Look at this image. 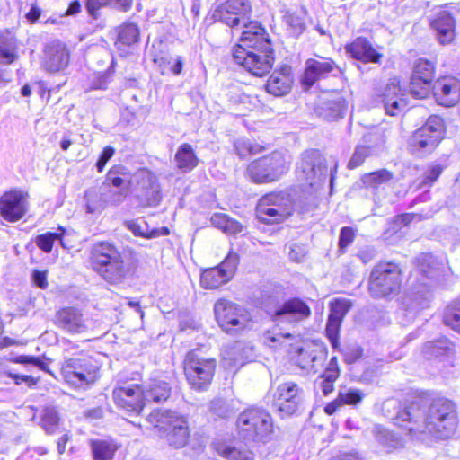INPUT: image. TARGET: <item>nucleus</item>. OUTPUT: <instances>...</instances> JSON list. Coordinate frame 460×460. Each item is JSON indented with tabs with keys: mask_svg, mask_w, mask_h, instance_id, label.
<instances>
[{
	"mask_svg": "<svg viewBox=\"0 0 460 460\" xmlns=\"http://www.w3.org/2000/svg\"><path fill=\"white\" fill-rule=\"evenodd\" d=\"M394 422L412 436L427 434L447 439L455 434L458 418L452 401L438 397L429 402L426 398L417 397L401 406Z\"/></svg>",
	"mask_w": 460,
	"mask_h": 460,
	"instance_id": "obj_1",
	"label": "nucleus"
},
{
	"mask_svg": "<svg viewBox=\"0 0 460 460\" xmlns=\"http://www.w3.org/2000/svg\"><path fill=\"white\" fill-rule=\"evenodd\" d=\"M453 343L447 338L441 337L424 344L422 353L428 359L438 358L448 355L453 350Z\"/></svg>",
	"mask_w": 460,
	"mask_h": 460,
	"instance_id": "obj_38",
	"label": "nucleus"
},
{
	"mask_svg": "<svg viewBox=\"0 0 460 460\" xmlns=\"http://www.w3.org/2000/svg\"><path fill=\"white\" fill-rule=\"evenodd\" d=\"M340 376V368L336 357H332L324 372L314 381L315 391H321L323 395L330 394L334 388V383Z\"/></svg>",
	"mask_w": 460,
	"mask_h": 460,
	"instance_id": "obj_34",
	"label": "nucleus"
},
{
	"mask_svg": "<svg viewBox=\"0 0 460 460\" xmlns=\"http://www.w3.org/2000/svg\"><path fill=\"white\" fill-rule=\"evenodd\" d=\"M344 111L345 101L337 93H323L319 97L315 106V113L326 120L342 118Z\"/></svg>",
	"mask_w": 460,
	"mask_h": 460,
	"instance_id": "obj_22",
	"label": "nucleus"
},
{
	"mask_svg": "<svg viewBox=\"0 0 460 460\" xmlns=\"http://www.w3.org/2000/svg\"><path fill=\"white\" fill-rule=\"evenodd\" d=\"M106 6H111L110 0H86L85 2V8L88 14L95 20L101 16L100 10Z\"/></svg>",
	"mask_w": 460,
	"mask_h": 460,
	"instance_id": "obj_57",
	"label": "nucleus"
},
{
	"mask_svg": "<svg viewBox=\"0 0 460 460\" xmlns=\"http://www.w3.org/2000/svg\"><path fill=\"white\" fill-rule=\"evenodd\" d=\"M326 358L325 349L307 345L296 351L294 360L301 369L308 373H316L323 367Z\"/></svg>",
	"mask_w": 460,
	"mask_h": 460,
	"instance_id": "obj_24",
	"label": "nucleus"
},
{
	"mask_svg": "<svg viewBox=\"0 0 460 460\" xmlns=\"http://www.w3.org/2000/svg\"><path fill=\"white\" fill-rule=\"evenodd\" d=\"M339 402H341V405H351L357 406L359 404L364 397L365 394L357 388L352 387H342L338 392Z\"/></svg>",
	"mask_w": 460,
	"mask_h": 460,
	"instance_id": "obj_46",
	"label": "nucleus"
},
{
	"mask_svg": "<svg viewBox=\"0 0 460 460\" xmlns=\"http://www.w3.org/2000/svg\"><path fill=\"white\" fill-rule=\"evenodd\" d=\"M444 123L438 116H431L417 129L409 140L411 152L417 156L431 153L443 137Z\"/></svg>",
	"mask_w": 460,
	"mask_h": 460,
	"instance_id": "obj_7",
	"label": "nucleus"
},
{
	"mask_svg": "<svg viewBox=\"0 0 460 460\" xmlns=\"http://www.w3.org/2000/svg\"><path fill=\"white\" fill-rule=\"evenodd\" d=\"M114 403L128 412L139 414L146 405L143 387L138 385H119L112 392Z\"/></svg>",
	"mask_w": 460,
	"mask_h": 460,
	"instance_id": "obj_16",
	"label": "nucleus"
},
{
	"mask_svg": "<svg viewBox=\"0 0 460 460\" xmlns=\"http://www.w3.org/2000/svg\"><path fill=\"white\" fill-rule=\"evenodd\" d=\"M234 149L236 154L244 158L250 155L257 154L260 147L257 145H252L248 139L240 138L234 142Z\"/></svg>",
	"mask_w": 460,
	"mask_h": 460,
	"instance_id": "obj_56",
	"label": "nucleus"
},
{
	"mask_svg": "<svg viewBox=\"0 0 460 460\" xmlns=\"http://www.w3.org/2000/svg\"><path fill=\"white\" fill-rule=\"evenodd\" d=\"M111 82V73H98L90 81L89 90H104Z\"/></svg>",
	"mask_w": 460,
	"mask_h": 460,
	"instance_id": "obj_60",
	"label": "nucleus"
},
{
	"mask_svg": "<svg viewBox=\"0 0 460 460\" xmlns=\"http://www.w3.org/2000/svg\"><path fill=\"white\" fill-rule=\"evenodd\" d=\"M393 179V173L386 169H381L362 176L361 181L365 187L377 189L382 184L389 182Z\"/></svg>",
	"mask_w": 460,
	"mask_h": 460,
	"instance_id": "obj_44",
	"label": "nucleus"
},
{
	"mask_svg": "<svg viewBox=\"0 0 460 460\" xmlns=\"http://www.w3.org/2000/svg\"><path fill=\"white\" fill-rule=\"evenodd\" d=\"M144 400L148 402L161 403L169 399L172 394V387L169 383L161 379H152L145 386Z\"/></svg>",
	"mask_w": 460,
	"mask_h": 460,
	"instance_id": "obj_33",
	"label": "nucleus"
},
{
	"mask_svg": "<svg viewBox=\"0 0 460 460\" xmlns=\"http://www.w3.org/2000/svg\"><path fill=\"white\" fill-rule=\"evenodd\" d=\"M58 412L54 409H46L42 417V426L47 432L51 433L58 425Z\"/></svg>",
	"mask_w": 460,
	"mask_h": 460,
	"instance_id": "obj_59",
	"label": "nucleus"
},
{
	"mask_svg": "<svg viewBox=\"0 0 460 460\" xmlns=\"http://www.w3.org/2000/svg\"><path fill=\"white\" fill-rule=\"evenodd\" d=\"M176 167L182 172L187 173L192 171L199 163V159L190 144L181 145L174 155Z\"/></svg>",
	"mask_w": 460,
	"mask_h": 460,
	"instance_id": "obj_36",
	"label": "nucleus"
},
{
	"mask_svg": "<svg viewBox=\"0 0 460 460\" xmlns=\"http://www.w3.org/2000/svg\"><path fill=\"white\" fill-rule=\"evenodd\" d=\"M123 259L121 252L109 242H100L93 245L90 252L91 266H100L110 261Z\"/></svg>",
	"mask_w": 460,
	"mask_h": 460,
	"instance_id": "obj_32",
	"label": "nucleus"
},
{
	"mask_svg": "<svg viewBox=\"0 0 460 460\" xmlns=\"http://www.w3.org/2000/svg\"><path fill=\"white\" fill-rule=\"evenodd\" d=\"M217 369V360L206 358L199 351L188 352L184 358V374L190 386L197 391H206Z\"/></svg>",
	"mask_w": 460,
	"mask_h": 460,
	"instance_id": "obj_5",
	"label": "nucleus"
},
{
	"mask_svg": "<svg viewBox=\"0 0 460 460\" xmlns=\"http://www.w3.org/2000/svg\"><path fill=\"white\" fill-rule=\"evenodd\" d=\"M376 155L366 145L356 146L354 153L348 164L349 169H355L360 166L367 157Z\"/></svg>",
	"mask_w": 460,
	"mask_h": 460,
	"instance_id": "obj_54",
	"label": "nucleus"
},
{
	"mask_svg": "<svg viewBox=\"0 0 460 460\" xmlns=\"http://www.w3.org/2000/svg\"><path fill=\"white\" fill-rule=\"evenodd\" d=\"M434 74V63L424 58H419L414 64L411 77V94L417 99L427 97L431 90Z\"/></svg>",
	"mask_w": 460,
	"mask_h": 460,
	"instance_id": "obj_15",
	"label": "nucleus"
},
{
	"mask_svg": "<svg viewBox=\"0 0 460 460\" xmlns=\"http://www.w3.org/2000/svg\"><path fill=\"white\" fill-rule=\"evenodd\" d=\"M444 323L460 333V300L453 307L447 309Z\"/></svg>",
	"mask_w": 460,
	"mask_h": 460,
	"instance_id": "obj_55",
	"label": "nucleus"
},
{
	"mask_svg": "<svg viewBox=\"0 0 460 460\" xmlns=\"http://www.w3.org/2000/svg\"><path fill=\"white\" fill-rule=\"evenodd\" d=\"M252 6L247 0H227L219 4L212 13L216 22H220L231 28L243 24V31L247 24L252 22L250 14Z\"/></svg>",
	"mask_w": 460,
	"mask_h": 460,
	"instance_id": "obj_11",
	"label": "nucleus"
},
{
	"mask_svg": "<svg viewBox=\"0 0 460 460\" xmlns=\"http://www.w3.org/2000/svg\"><path fill=\"white\" fill-rule=\"evenodd\" d=\"M91 448L94 460H111L117 450V447L105 440L93 441Z\"/></svg>",
	"mask_w": 460,
	"mask_h": 460,
	"instance_id": "obj_45",
	"label": "nucleus"
},
{
	"mask_svg": "<svg viewBox=\"0 0 460 460\" xmlns=\"http://www.w3.org/2000/svg\"><path fill=\"white\" fill-rule=\"evenodd\" d=\"M65 232L66 231L63 227H59L58 232L57 233L47 232L43 234H40L36 237L35 243L40 250L47 253L52 251L55 241H59L60 244L65 247V243L63 242V235Z\"/></svg>",
	"mask_w": 460,
	"mask_h": 460,
	"instance_id": "obj_43",
	"label": "nucleus"
},
{
	"mask_svg": "<svg viewBox=\"0 0 460 460\" xmlns=\"http://www.w3.org/2000/svg\"><path fill=\"white\" fill-rule=\"evenodd\" d=\"M17 58V44L14 35L9 31L0 32V64H12Z\"/></svg>",
	"mask_w": 460,
	"mask_h": 460,
	"instance_id": "obj_37",
	"label": "nucleus"
},
{
	"mask_svg": "<svg viewBox=\"0 0 460 460\" xmlns=\"http://www.w3.org/2000/svg\"><path fill=\"white\" fill-rule=\"evenodd\" d=\"M211 224L227 234H236L242 232V225L226 214L216 213L210 218Z\"/></svg>",
	"mask_w": 460,
	"mask_h": 460,
	"instance_id": "obj_41",
	"label": "nucleus"
},
{
	"mask_svg": "<svg viewBox=\"0 0 460 460\" xmlns=\"http://www.w3.org/2000/svg\"><path fill=\"white\" fill-rule=\"evenodd\" d=\"M69 61V54L65 45L59 41H52L44 49L43 66L49 72L64 69Z\"/></svg>",
	"mask_w": 460,
	"mask_h": 460,
	"instance_id": "obj_26",
	"label": "nucleus"
},
{
	"mask_svg": "<svg viewBox=\"0 0 460 460\" xmlns=\"http://www.w3.org/2000/svg\"><path fill=\"white\" fill-rule=\"evenodd\" d=\"M346 51L357 60L363 63L379 64L383 55L372 46L366 38L358 37L346 46Z\"/></svg>",
	"mask_w": 460,
	"mask_h": 460,
	"instance_id": "obj_28",
	"label": "nucleus"
},
{
	"mask_svg": "<svg viewBox=\"0 0 460 460\" xmlns=\"http://www.w3.org/2000/svg\"><path fill=\"white\" fill-rule=\"evenodd\" d=\"M98 371L96 361L89 357L69 358L62 366L65 381L75 387L93 384L98 378Z\"/></svg>",
	"mask_w": 460,
	"mask_h": 460,
	"instance_id": "obj_10",
	"label": "nucleus"
},
{
	"mask_svg": "<svg viewBox=\"0 0 460 460\" xmlns=\"http://www.w3.org/2000/svg\"><path fill=\"white\" fill-rule=\"evenodd\" d=\"M222 456L227 460H253V453L244 447H226Z\"/></svg>",
	"mask_w": 460,
	"mask_h": 460,
	"instance_id": "obj_53",
	"label": "nucleus"
},
{
	"mask_svg": "<svg viewBox=\"0 0 460 460\" xmlns=\"http://www.w3.org/2000/svg\"><path fill=\"white\" fill-rule=\"evenodd\" d=\"M429 25L441 45L451 43L456 38V20L448 10H439L429 18Z\"/></svg>",
	"mask_w": 460,
	"mask_h": 460,
	"instance_id": "obj_20",
	"label": "nucleus"
},
{
	"mask_svg": "<svg viewBox=\"0 0 460 460\" xmlns=\"http://www.w3.org/2000/svg\"><path fill=\"white\" fill-rule=\"evenodd\" d=\"M139 39V29L134 23L123 24L119 31V42L127 46H130L137 42Z\"/></svg>",
	"mask_w": 460,
	"mask_h": 460,
	"instance_id": "obj_50",
	"label": "nucleus"
},
{
	"mask_svg": "<svg viewBox=\"0 0 460 460\" xmlns=\"http://www.w3.org/2000/svg\"><path fill=\"white\" fill-rule=\"evenodd\" d=\"M363 141V145H366L376 155L385 149V137L381 130L365 135Z\"/></svg>",
	"mask_w": 460,
	"mask_h": 460,
	"instance_id": "obj_49",
	"label": "nucleus"
},
{
	"mask_svg": "<svg viewBox=\"0 0 460 460\" xmlns=\"http://www.w3.org/2000/svg\"><path fill=\"white\" fill-rule=\"evenodd\" d=\"M351 303L345 298H336L330 303V314L326 324L327 336L333 347L336 346L341 323L351 308Z\"/></svg>",
	"mask_w": 460,
	"mask_h": 460,
	"instance_id": "obj_23",
	"label": "nucleus"
},
{
	"mask_svg": "<svg viewBox=\"0 0 460 460\" xmlns=\"http://www.w3.org/2000/svg\"><path fill=\"white\" fill-rule=\"evenodd\" d=\"M420 270L428 278L433 279L438 276L440 263L438 262L432 254H422L419 258Z\"/></svg>",
	"mask_w": 460,
	"mask_h": 460,
	"instance_id": "obj_47",
	"label": "nucleus"
},
{
	"mask_svg": "<svg viewBox=\"0 0 460 460\" xmlns=\"http://www.w3.org/2000/svg\"><path fill=\"white\" fill-rule=\"evenodd\" d=\"M355 238V231L349 226H344L341 229L339 237V247L341 250H344L349 244H351Z\"/></svg>",
	"mask_w": 460,
	"mask_h": 460,
	"instance_id": "obj_63",
	"label": "nucleus"
},
{
	"mask_svg": "<svg viewBox=\"0 0 460 460\" xmlns=\"http://www.w3.org/2000/svg\"><path fill=\"white\" fill-rule=\"evenodd\" d=\"M92 269L110 284L122 283L129 271L123 259L102 264L101 267L93 265Z\"/></svg>",
	"mask_w": 460,
	"mask_h": 460,
	"instance_id": "obj_30",
	"label": "nucleus"
},
{
	"mask_svg": "<svg viewBox=\"0 0 460 460\" xmlns=\"http://www.w3.org/2000/svg\"><path fill=\"white\" fill-rule=\"evenodd\" d=\"M28 210L27 193L12 190L0 198V214L9 222L20 220Z\"/></svg>",
	"mask_w": 460,
	"mask_h": 460,
	"instance_id": "obj_17",
	"label": "nucleus"
},
{
	"mask_svg": "<svg viewBox=\"0 0 460 460\" xmlns=\"http://www.w3.org/2000/svg\"><path fill=\"white\" fill-rule=\"evenodd\" d=\"M230 279V277L225 270L217 266L204 270L200 277V284L206 289H215L219 288Z\"/></svg>",
	"mask_w": 460,
	"mask_h": 460,
	"instance_id": "obj_39",
	"label": "nucleus"
},
{
	"mask_svg": "<svg viewBox=\"0 0 460 460\" xmlns=\"http://www.w3.org/2000/svg\"><path fill=\"white\" fill-rule=\"evenodd\" d=\"M240 44L234 48L233 58L250 74L262 77L272 68L274 51L265 29L258 22L246 25L240 38Z\"/></svg>",
	"mask_w": 460,
	"mask_h": 460,
	"instance_id": "obj_2",
	"label": "nucleus"
},
{
	"mask_svg": "<svg viewBox=\"0 0 460 460\" xmlns=\"http://www.w3.org/2000/svg\"><path fill=\"white\" fill-rule=\"evenodd\" d=\"M292 214L288 199L279 194H268L261 198L257 205V217L264 223H279Z\"/></svg>",
	"mask_w": 460,
	"mask_h": 460,
	"instance_id": "obj_12",
	"label": "nucleus"
},
{
	"mask_svg": "<svg viewBox=\"0 0 460 460\" xmlns=\"http://www.w3.org/2000/svg\"><path fill=\"white\" fill-rule=\"evenodd\" d=\"M310 314V307L305 301L299 298H292L276 309L272 317L274 321L286 319L298 322L308 318Z\"/></svg>",
	"mask_w": 460,
	"mask_h": 460,
	"instance_id": "obj_27",
	"label": "nucleus"
},
{
	"mask_svg": "<svg viewBox=\"0 0 460 460\" xmlns=\"http://www.w3.org/2000/svg\"><path fill=\"white\" fill-rule=\"evenodd\" d=\"M214 313L220 328L228 333L246 329L252 321V315L245 307L226 299L216 302Z\"/></svg>",
	"mask_w": 460,
	"mask_h": 460,
	"instance_id": "obj_8",
	"label": "nucleus"
},
{
	"mask_svg": "<svg viewBox=\"0 0 460 460\" xmlns=\"http://www.w3.org/2000/svg\"><path fill=\"white\" fill-rule=\"evenodd\" d=\"M107 181L114 187H122L127 181H130V174L128 169L123 165H113L107 173Z\"/></svg>",
	"mask_w": 460,
	"mask_h": 460,
	"instance_id": "obj_48",
	"label": "nucleus"
},
{
	"mask_svg": "<svg viewBox=\"0 0 460 460\" xmlns=\"http://www.w3.org/2000/svg\"><path fill=\"white\" fill-rule=\"evenodd\" d=\"M288 164L283 154L273 152L252 162L247 167V173L255 183L271 182L288 171Z\"/></svg>",
	"mask_w": 460,
	"mask_h": 460,
	"instance_id": "obj_9",
	"label": "nucleus"
},
{
	"mask_svg": "<svg viewBox=\"0 0 460 460\" xmlns=\"http://www.w3.org/2000/svg\"><path fill=\"white\" fill-rule=\"evenodd\" d=\"M125 226L134 235L148 239L150 230L146 222L143 221V225H141L137 220H130L126 221Z\"/></svg>",
	"mask_w": 460,
	"mask_h": 460,
	"instance_id": "obj_61",
	"label": "nucleus"
},
{
	"mask_svg": "<svg viewBox=\"0 0 460 460\" xmlns=\"http://www.w3.org/2000/svg\"><path fill=\"white\" fill-rule=\"evenodd\" d=\"M326 171L323 158L318 150H307L302 154L301 160L296 165V174L303 186L313 187Z\"/></svg>",
	"mask_w": 460,
	"mask_h": 460,
	"instance_id": "obj_13",
	"label": "nucleus"
},
{
	"mask_svg": "<svg viewBox=\"0 0 460 460\" xmlns=\"http://www.w3.org/2000/svg\"><path fill=\"white\" fill-rule=\"evenodd\" d=\"M291 337L289 332H279L276 329L269 330L263 334L264 343L270 347H277L281 343V340Z\"/></svg>",
	"mask_w": 460,
	"mask_h": 460,
	"instance_id": "obj_58",
	"label": "nucleus"
},
{
	"mask_svg": "<svg viewBox=\"0 0 460 460\" xmlns=\"http://www.w3.org/2000/svg\"><path fill=\"white\" fill-rule=\"evenodd\" d=\"M139 188L145 191L143 205L155 207L161 200L160 186L156 176L146 169H141L135 174Z\"/></svg>",
	"mask_w": 460,
	"mask_h": 460,
	"instance_id": "obj_25",
	"label": "nucleus"
},
{
	"mask_svg": "<svg viewBox=\"0 0 460 460\" xmlns=\"http://www.w3.org/2000/svg\"><path fill=\"white\" fill-rule=\"evenodd\" d=\"M405 310L409 314H416L429 305V299L425 294H409L403 301Z\"/></svg>",
	"mask_w": 460,
	"mask_h": 460,
	"instance_id": "obj_51",
	"label": "nucleus"
},
{
	"mask_svg": "<svg viewBox=\"0 0 460 460\" xmlns=\"http://www.w3.org/2000/svg\"><path fill=\"white\" fill-rule=\"evenodd\" d=\"M341 73V68L331 58H310L305 62L303 83L312 86L317 80L325 78L328 75L338 76Z\"/></svg>",
	"mask_w": 460,
	"mask_h": 460,
	"instance_id": "obj_19",
	"label": "nucleus"
},
{
	"mask_svg": "<svg viewBox=\"0 0 460 460\" xmlns=\"http://www.w3.org/2000/svg\"><path fill=\"white\" fill-rule=\"evenodd\" d=\"M302 399L303 389L294 382H285L273 391L272 405L282 416H290L298 410Z\"/></svg>",
	"mask_w": 460,
	"mask_h": 460,
	"instance_id": "obj_14",
	"label": "nucleus"
},
{
	"mask_svg": "<svg viewBox=\"0 0 460 460\" xmlns=\"http://www.w3.org/2000/svg\"><path fill=\"white\" fill-rule=\"evenodd\" d=\"M238 261V254L236 252H230L224 261L219 265V267H221L231 278L236 269Z\"/></svg>",
	"mask_w": 460,
	"mask_h": 460,
	"instance_id": "obj_62",
	"label": "nucleus"
},
{
	"mask_svg": "<svg viewBox=\"0 0 460 460\" xmlns=\"http://www.w3.org/2000/svg\"><path fill=\"white\" fill-rule=\"evenodd\" d=\"M250 349L243 342L235 341L224 347L222 359L226 367L243 365L244 360L249 357Z\"/></svg>",
	"mask_w": 460,
	"mask_h": 460,
	"instance_id": "obj_35",
	"label": "nucleus"
},
{
	"mask_svg": "<svg viewBox=\"0 0 460 460\" xmlns=\"http://www.w3.org/2000/svg\"><path fill=\"white\" fill-rule=\"evenodd\" d=\"M237 408L234 400H227L221 397L215 398L210 402V412L221 419H226L232 416Z\"/></svg>",
	"mask_w": 460,
	"mask_h": 460,
	"instance_id": "obj_42",
	"label": "nucleus"
},
{
	"mask_svg": "<svg viewBox=\"0 0 460 460\" xmlns=\"http://www.w3.org/2000/svg\"><path fill=\"white\" fill-rule=\"evenodd\" d=\"M85 200L86 212L90 214L100 213L106 206V202L102 195L94 190H89L85 192Z\"/></svg>",
	"mask_w": 460,
	"mask_h": 460,
	"instance_id": "obj_52",
	"label": "nucleus"
},
{
	"mask_svg": "<svg viewBox=\"0 0 460 460\" xmlns=\"http://www.w3.org/2000/svg\"><path fill=\"white\" fill-rule=\"evenodd\" d=\"M150 421L155 422L160 436L175 448H182L188 443L190 428L187 418L175 411L158 410L150 414Z\"/></svg>",
	"mask_w": 460,
	"mask_h": 460,
	"instance_id": "obj_4",
	"label": "nucleus"
},
{
	"mask_svg": "<svg viewBox=\"0 0 460 460\" xmlns=\"http://www.w3.org/2000/svg\"><path fill=\"white\" fill-rule=\"evenodd\" d=\"M402 284L400 267L393 262H381L372 270L368 289L372 296L376 298L397 295Z\"/></svg>",
	"mask_w": 460,
	"mask_h": 460,
	"instance_id": "obj_6",
	"label": "nucleus"
},
{
	"mask_svg": "<svg viewBox=\"0 0 460 460\" xmlns=\"http://www.w3.org/2000/svg\"><path fill=\"white\" fill-rule=\"evenodd\" d=\"M291 83V67L284 66L271 74L265 87L269 93L282 96L289 92Z\"/></svg>",
	"mask_w": 460,
	"mask_h": 460,
	"instance_id": "obj_31",
	"label": "nucleus"
},
{
	"mask_svg": "<svg viewBox=\"0 0 460 460\" xmlns=\"http://www.w3.org/2000/svg\"><path fill=\"white\" fill-rule=\"evenodd\" d=\"M431 90L440 105L451 107L460 100V82L455 77L438 79L431 85Z\"/></svg>",
	"mask_w": 460,
	"mask_h": 460,
	"instance_id": "obj_21",
	"label": "nucleus"
},
{
	"mask_svg": "<svg viewBox=\"0 0 460 460\" xmlns=\"http://www.w3.org/2000/svg\"><path fill=\"white\" fill-rule=\"evenodd\" d=\"M362 356V349L358 345H350L343 349L344 361L347 364H353Z\"/></svg>",
	"mask_w": 460,
	"mask_h": 460,
	"instance_id": "obj_64",
	"label": "nucleus"
},
{
	"mask_svg": "<svg viewBox=\"0 0 460 460\" xmlns=\"http://www.w3.org/2000/svg\"><path fill=\"white\" fill-rule=\"evenodd\" d=\"M155 62L162 75L172 73L174 75H179L182 72L184 58L181 56H164L155 58Z\"/></svg>",
	"mask_w": 460,
	"mask_h": 460,
	"instance_id": "obj_40",
	"label": "nucleus"
},
{
	"mask_svg": "<svg viewBox=\"0 0 460 460\" xmlns=\"http://www.w3.org/2000/svg\"><path fill=\"white\" fill-rule=\"evenodd\" d=\"M235 429L238 437L247 442L267 443L274 432L270 413L261 407H249L236 418Z\"/></svg>",
	"mask_w": 460,
	"mask_h": 460,
	"instance_id": "obj_3",
	"label": "nucleus"
},
{
	"mask_svg": "<svg viewBox=\"0 0 460 460\" xmlns=\"http://www.w3.org/2000/svg\"><path fill=\"white\" fill-rule=\"evenodd\" d=\"M55 324L70 334H81L88 330V319L82 310L74 306L58 310L55 315Z\"/></svg>",
	"mask_w": 460,
	"mask_h": 460,
	"instance_id": "obj_18",
	"label": "nucleus"
},
{
	"mask_svg": "<svg viewBox=\"0 0 460 460\" xmlns=\"http://www.w3.org/2000/svg\"><path fill=\"white\" fill-rule=\"evenodd\" d=\"M403 96L404 93L398 82L392 81L386 84L383 93V102L387 114L395 116L406 107L407 102Z\"/></svg>",
	"mask_w": 460,
	"mask_h": 460,
	"instance_id": "obj_29",
	"label": "nucleus"
}]
</instances>
